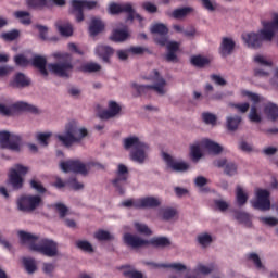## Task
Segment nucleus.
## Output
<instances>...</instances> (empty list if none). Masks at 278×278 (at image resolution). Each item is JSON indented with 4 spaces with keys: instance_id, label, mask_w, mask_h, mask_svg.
<instances>
[{
    "instance_id": "nucleus-34",
    "label": "nucleus",
    "mask_w": 278,
    "mask_h": 278,
    "mask_svg": "<svg viewBox=\"0 0 278 278\" xmlns=\"http://www.w3.org/2000/svg\"><path fill=\"white\" fill-rule=\"evenodd\" d=\"M236 201L239 207L247 205V201H249V194L244 192V189L240 185L236 188Z\"/></svg>"
},
{
    "instance_id": "nucleus-20",
    "label": "nucleus",
    "mask_w": 278,
    "mask_h": 278,
    "mask_svg": "<svg viewBox=\"0 0 278 278\" xmlns=\"http://www.w3.org/2000/svg\"><path fill=\"white\" fill-rule=\"evenodd\" d=\"M96 55L100 58L103 62H106L109 64L110 58L114 55V49L106 45H99L96 48Z\"/></svg>"
},
{
    "instance_id": "nucleus-23",
    "label": "nucleus",
    "mask_w": 278,
    "mask_h": 278,
    "mask_svg": "<svg viewBox=\"0 0 278 278\" xmlns=\"http://www.w3.org/2000/svg\"><path fill=\"white\" fill-rule=\"evenodd\" d=\"M105 29V24L99 17H92L89 24V34L90 36H99L101 31Z\"/></svg>"
},
{
    "instance_id": "nucleus-37",
    "label": "nucleus",
    "mask_w": 278,
    "mask_h": 278,
    "mask_svg": "<svg viewBox=\"0 0 278 278\" xmlns=\"http://www.w3.org/2000/svg\"><path fill=\"white\" fill-rule=\"evenodd\" d=\"M26 5L30 10H45L49 8V0H26Z\"/></svg>"
},
{
    "instance_id": "nucleus-56",
    "label": "nucleus",
    "mask_w": 278,
    "mask_h": 278,
    "mask_svg": "<svg viewBox=\"0 0 278 278\" xmlns=\"http://www.w3.org/2000/svg\"><path fill=\"white\" fill-rule=\"evenodd\" d=\"M51 138V132H39L37 134V140L42 147L49 146V140Z\"/></svg>"
},
{
    "instance_id": "nucleus-58",
    "label": "nucleus",
    "mask_w": 278,
    "mask_h": 278,
    "mask_svg": "<svg viewBox=\"0 0 278 278\" xmlns=\"http://www.w3.org/2000/svg\"><path fill=\"white\" fill-rule=\"evenodd\" d=\"M67 186L73 190H84V184L77 181V178L73 177L67 180Z\"/></svg>"
},
{
    "instance_id": "nucleus-12",
    "label": "nucleus",
    "mask_w": 278,
    "mask_h": 278,
    "mask_svg": "<svg viewBox=\"0 0 278 278\" xmlns=\"http://www.w3.org/2000/svg\"><path fill=\"white\" fill-rule=\"evenodd\" d=\"M254 210L260 212H268L273 205L270 204V191L267 189H257L256 199L252 202Z\"/></svg>"
},
{
    "instance_id": "nucleus-26",
    "label": "nucleus",
    "mask_w": 278,
    "mask_h": 278,
    "mask_svg": "<svg viewBox=\"0 0 278 278\" xmlns=\"http://www.w3.org/2000/svg\"><path fill=\"white\" fill-rule=\"evenodd\" d=\"M146 264L148 266H152V268H173V270H177V273H181L187 269L186 265L181 263L157 264L153 262H148Z\"/></svg>"
},
{
    "instance_id": "nucleus-25",
    "label": "nucleus",
    "mask_w": 278,
    "mask_h": 278,
    "mask_svg": "<svg viewBox=\"0 0 278 278\" xmlns=\"http://www.w3.org/2000/svg\"><path fill=\"white\" fill-rule=\"evenodd\" d=\"M55 27L61 36H73V25L68 21H58Z\"/></svg>"
},
{
    "instance_id": "nucleus-52",
    "label": "nucleus",
    "mask_w": 278,
    "mask_h": 278,
    "mask_svg": "<svg viewBox=\"0 0 278 278\" xmlns=\"http://www.w3.org/2000/svg\"><path fill=\"white\" fill-rule=\"evenodd\" d=\"M229 105L230 108H235V110H237V112H239L240 114H247L249 112V108H251V104H249V102L230 103Z\"/></svg>"
},
{
    "instance_id": "nucleus-17",
    "label": "nucleus",
    "mask_w": 278,
    "mask_h": 278,
    "mask_svg": "<svg viewBox=\"0 0 278 278\" xmlns=\"http://www.w3.org/2000/svg\"><path fill=\"white\" fill-rule=\"evenodd\" d=\"M164 160L174 173H186L190 168V165L184 161H177L169 154L164 153Z\"/></svg>"
},
{
    "instance_id": "nucleus-36",
    "label": "nucleus",
    "mask_w": 278,
    "mask_h": 278,
    "mask_svg": "<svg viewBox=\"0 0 278 278\" xmlns=\"http://www.w3.org/2000/svg\"><path fill=\"white\" fill-rule=\"evenodd\" d=\"M123 276L126 278H144V275L141 271L136 270L131 265H125L122 267Z\"/></svg>"
},
{
    "instance_id": "nucleus-54",
    "label": "nucleus",
    "mask_w": 278,
    "mask_h": 278,
    "mask_svg": "<svg viewBox=\"0 0 278 278\" xmlns=\"http://www.w3.org/2000/svg\"><path fill=\"white\" fill-rule=\"evenodd\" d=\"M81 71L84 73H99V71H101V65L98 63H87L83 65Z\"/></svg>"
},
{
    "instance_id": "nucleus-42",
    "label": "nucleus",
    "mask_w": 278,
    "mask_h": 278,
    "mask_svg": "<svg viewBox=\"0 0 278 278\" xmlns=\"http://www.w3.org/2000/svg\"><path fill=\"white\" fill-rule=\"evenodd\" d=\"M93 238L99 240V242H110V240H114V236L108 230H98L94 232Z\"/></svg>"
},
{
    "instance_id": "nucleus-33",
    "label": "nucleus",
    "mask_w": 278,
    "mask_h": 278,
    "mask_svg": "<svg viewBox=\"0 0 278 278\" xmlns=\"http://www.w3.org/2000/svg\"><path fill=\"white\" fill-rule=\"evenodd\" d=\"M149 244L156 249H166V247H170V239L167 237H155L149 240Z\"/></svg>"
},
{
    "instance_id": "nucleus-22",
    "label": "nucleus",
    "mask_w": 278,
    "mask_h": 278,
    "mask_svg": "<svg viewBox=\"0 0 278 278\" xmlns=\"http://www.w3.org/2000/svg\"><path fill=\"white\" fill-rule=\"evenodd\" d=\"M31 84V80L23 73H17L14 79L10 83L11 88H27Z\"/></svg>"
},
{
    "instance_id": "nucleus-4",
    "label": "nucleus",
    "mask_w": 278,
    "mask_h": 278,
    "mask_svg": "<svg viewBox=\"0 0 278 278\" xmlns=\"http://www.w3.org/2000/svg\"><path fill=\"white\" fill-rule=\"evenodd\" d=\"M88 136V129L79 128L77 122L72 121L65 126V135H56L59 142L67 149L73 147L75 142H81Z\"/></svg>"
},
{
    "instance_id": "nucleus-30",
    "label": "nucleus",
    "mask_w": 278,
    "mask_h": 278,
    "mask_svg": "<svg viewBox=\"0 0 278 278\" xmlns=\"http://www.w3.org/2000/svg\"><path fill=\"white\" fill-rule=\"evenodd\" d=\"M235 218L244 227H253V222H251V215L243 211H235Z\"/></svg>"
},
{
    "instance_id": "nucleus-21",
    "label": "nucleus",
    "mask_w": 278,
    "mask_h": 278,
    "mask_svg": "<svg viewBox=\"0 0 278 278\" xmlns=\"http://www.w3.org/2000/svg\"><path fill=\"white\" fill-rule=\"evenodd\" d=\"M131 10V2L116 3L111 2L109 5V14L113 16L116 14H123V12H129Z\"/></svg>"
},
{
    "instance_id": "nucleus-38",
    "label": "nucleus",
    "mask_w": 278,
    "mask_h": 278,
    "mask_svg": "<svg viewBox=\"0 0 278 278\" xmlns=\"http://www.w3.org/2000/svg\"><path fill=\"white\" fill-rule=\"evenodd\" d=\"M22 262H23V266H24L26 273H28V275H34V273H36V270H38V265L36 264V260H34L31 257H24Z\"/></svg>"
},
{
    "instance_id": "nucleus-28",
    "label": "nucleus",
    "mask_w": 278,
    "mask_h": 278,
    "mask_svg": "<svg viewBox=\"0 0 278 278\" xmlns=\"http://www.w3.org/2000/svg\"><path fill=\"white\" fill-rule=\"evenodd\" d=\"M202 144H203L204 149H206L207 152L212 153L213 155H220L223 153L222 146L216 143L215 141L205 139V140H203Z\"/></svg>"
},
{
    "instance_id": "nucleus-47",
    "label": "nucleus",
    "mask_w": 278,
    "mask_h": 278,
    "mask_svg": "<svg viewBox=\"0 0 278 278\" xmlns=\"http://www.w3.org/2000/svg\"><path fill=\"white\" fill-rule=\"evenodd\" d=\"M30 188L35 190L38 194H45L47 192V188L42 185V182L36 178H33L30 181Z\"/></svg>"
},
{
    "instance_id": "nucleus-3",
    "label": "nucleus",
    "mask_w": 278,
    "mask_h": 278,
    "mask_svg": "<svg viewBox=\"0 0 278 278\" xmlns=\"http://www.w3.org/2000/svg\"><path fill=\"white\" fill-rule=\"evenodd\" d=\"M147 81H153L154 85H138L137 83H132V88L137 91L140 96L148 94L151 90L157 92V94H166V79L160 75L157 70H153L148 76L144 77Z\"/></svg>"
},
{
    "instance_id": "nucleus-53",
    "label": "nucleus",
    "mask_w": 278,
    "mask_h": 278,
    "mask_svg": "<svg viewBox=\"0 0 278 278\" xmlns=\"http://www.w3.org/2000/svg\"><path fill=\"white\" fill-rule=\"evenodd\" d=\"M128 53H131L132 55H144V53H149L151 55V50L149 48L144 47H130L128 49Z\"/></svg>"
},
{
    "instance_id": "nucleus-13",
    "label": "nucleus",
    "mask_w": 278,
    "mask_h": 278,
    "mask_svg": "<svg viewBox=\"0 0 278 278\" xmlns=\"http://www.w3.org/2000/svg\"><path fill=\"white\" fill-rule=\"evenodd\" d=\"M127 179H129V168L125 166V164H118L116 177L112 180V185L119 194H125V185L127 184Z\"/></svg>"
},
{
    "instance_id": "nucleus-11",
    "label": "nucleus",
    "mask_w": 278,
    "mask_h": 278,
    "mask_svg": "<svg viewBox=\"0 0 278 278\" xmlns=\"http://www.w3.org/2000/svg\"><path fill=\"white\" fill-rule=\"evenodd\" d=\"M60 168L63 173H76L86 177L90 173V167L80 160H67L60 163Z\"/></svg>"
},
{
    "instance_id": "nucleus-31",
    "label": "nucleus",
    "mask_w": 278,
    "mask_h": 278,
    "mask_svg": "<svg viewBox=\"0 0 278 278\" xmlns=\"http://www.w3.org/2000/svg\"><path fill=\"white\" fill-rule=\"evenodd\" d=\"M264 113H265V116H267L268 121H273V122L277 121L278 105L273 102H268L264 108Z\"/></svg>"
},
{
    "instance_id": "nucleus-16",
    "label": "nucleus",
    "mask_w": 278,
    "mask_h": 278,
    "mask_svg": "<svg viewBox=\"0 0 278 278\" xmlns=\"http://www.w3.org/2000/svg\"><path fill=\"white\" fill-rule=\"evenodd\" d=\"M213 166L224 168V173L228 175V177H233V175L238 174V165L231 161H227V159L215 160Z\"/></svg>"
},
{
    "instance_id": "nucleus-57",
    "label": "nucleus",
    "mask_w": 278,
    "mask_h": 278,
    "mask_svg": "<svg viewBox=\"0 0 278 278\" xmlns=\"http://www.w3.org/2000/svg\"><path fill=\"white\" fill-rule=\"evenodd\" d=\"M42 273H45V275H48V277H53V273H55V264L43 263L42 264Z\"/></svg>"
},
{
    "instance_id": "nucleus-39",
    "label": "nucleus",
    "mask_w": 278,
    "mask_h": 278,
    "mask_svg": "<svg viewBox=\"0 0 278 278\" xmlns=\"http://www.w3.org/2000/svg\"><path fill=\"white\" fill-rule=\"evenodd\" d=\"M191 12H194V9L192 7H184L180 9H176L172 12L173 18L179 20V18H186L188 14H191Z\"/></svg>"
},
{
    "instance_id": "nucleus-14",
    "label": "nucleus",
    "mask_w": 278,
    "mask_h": 278,
    "mask_svg": "<svg viewBox=\"0 0 278 278\" xmlns=\"http://www.w3.org/2000/svg\"><path fill=\"white\" fill-rule=\"evenodd\" d=\"M151 34H155L154 42L161 47H166L168 42V27L164 24H154L151 27Z\"/></svg>"
},
{
    "instance_id": "nucleus-43",
    "label": "nucleus",
    "mask_w": 278,
    "mask_h": 278,
    "mask_svg": "<svg viewBox=\"0 0 278 278\" xmlns=\"http://www.w3.org/2000/svg\"><path fill=\"white\" fill-rule=\"evenodd\" d=\"M177 216V208L166 207L161 210L162 220H173Z\"/></svg>"
},
{
    "instance_id": "nucleus-8",
    "label": "nucleus",
    "mask_w": 278,
    "mask_h": 278,
    "mask_svg": "<svg viewBox=\"0 0 278 278\" xmlns=\"http://www.w3.org/2000/svg\"><path fill=\"white\" fill-rule=\"evenodd\" d=\"M71 3L76 23H84L86 18L84 10H99L101 8L97 0H72Z\"/></svg>"
},
{
    "instance_id": "nucleus-51",
    "label": "nucleus",
    "mask_w": 278,
    "mask_h": 278,
    "mask_svg": "<svg viewBox=\"0 0 278 278\" xmlns=\"http://www.w3.org/2000/svg\"><path fill=\"white\" fill-rule=\"evenodd\" d=\"M195 270L197 273H201V275H210L211 273H214V270H216V265L211 264L208 266H205L203 264H199Z\"/></svg>"
},
{
    "instance_id": "nucleus-7",
    "label": "nucleus",
    "mask_w": 278,
    "mask_h": 278,
    "mask_svg": "<svg viewBox=\"0 0 278 278\" xmlns=\"http://www.w3.org/2000/svg\"><path fill=\"white\" fill-rule=\"evenodd\" d=\"M17 210L26 214H31L45 205L42 197L39 194H23L16 200Z\"/></svg>"
},
{
    "instance_id": "nucleus-48",
    "label": "nucleus",
    "mask_w": 278,
    "mask_h": 278,
    "mask_svg": "<svg viewBox=\"0 0 278 278\" xmlns=\"http://www.w3.org/2000/svg\"><path fill=\"white\" fill-rule=\"evenodd\" d=\"M21 36V31H18L17 29H13L11 31L8 33H3L1 35V38H3V40H7V42H14V40H17Z\"/></svg>"
},
{
    "instance_id": "nucleus-44",
    "label": "nucleus",
    "mask_w": 278,
    "mask_h": 278,
    "mask_svg": "<svg viewBox=\"0 0 278 278\" xmlns=\"http://www.w3.org/2000/svg\"><path fill=\"white\" fill-rule=\"evenodd\" d=\"M247 258L254 264L257 270H264V264L262 263V258H260V255H257V253L252 252L247 255Z\"/></svg>"
},
{
    "instance_id": "nucleus-59",
    "label": "nucleus",
    "mask_w": 278,
    "mask_h": 278,
    "mask_svg": "<svg viewBox=\"0 0 278 278\" xmlns=\"http://www.w3.org/2000/svg\"><path fill=\"white\" fill-rule=\"evenodd\" d=\"M261 223L267 225V227H277L278 218L277 217H260Z\"/></svg>"
},
{
    "instance_id": "nucleus-40",
    "label": "nucleus",
    "mask_w": 278,
    "mask_h": 278,
    "mask_svg": "<svg viewBox=\"0 0 278 278\" xmlns=\"http://www.w3.org/2000/svg\"><path fill=\"white\" fill-rule=\"evenodd\" d=\"M14 16L22 25H31V13L28 11H16L14 12Z\"/></svg>"
},
{
    "instance_id": "nucleus-18",
    "label": "nucleus",
    "mask_w": 278,
    "mask_h": 278,
    "mask_svg": "<svg viewBox=\"0 0 278 278\" xmlns=\"http://www.w3.org/2000/svg\"><path fill=\"white\" fill-rule=\"evenodd\" d=\"M121 105L116 101H110L109 102V110L101 111L99 113V117L102 121H110V118H114L115 116H118L121 114Z\"/></svg>"
},
{
    "instance_id": "nucleus-63",
    "label": "nucleus",
    "mask_w": 278,
    "mask_h": 278,
    "mask_svg": "<svg viewBox=\"0 0 278 278\" xmlns=\"http://www.w3.org/2000/svg\"><path fill=\"white\" fill-rule=\"evenodd\" d=\"M141 7L143 8V10H146V12H148L149 14H155V12H157V5L153 4V2H143L141 4Z\"/></svg>"
},
{
    "instance_id": "nucleus-35",
    "label": "nucleus",
    "mask_w": 278,
    "mask_h": 278,
    "mask_svg": "<svg viewBox=\"0 0 278 278\" xmlns=\"http://www.w3.org/2000/svg\"><path fill=\"white\" fill-rule=\"evenodd\" d=\"M128 38L129 31H127V28L115 29L111 36V40H113V42H125Z\"/></svg>"
},
{
    "instance_id": "nucleus-45",
    "label": "nucleus",
    "mask_w": 278,
    "mask_h": 278,
    "mask_svg": "<svg viewBox=\"0 0 278 278\" xmlns=\"http://www.w3.org/2000/svg\"><path fill=\"white\" fill-rule=\"evenodd\" d=\"M190 155L192 162H197L203 157V152H201V146L199 143L190 146Z\"/></svg>"
},
{
    "instance_id": "nucleus-15",
    "label": "nucleus",
    "mask_w": 278,
    "mask_h": 278,
    "mask_svg": "<svg viewBox=\"0 0 278 278\" xmlns=\"http://www.w3.org/2000/svg\"><path fill=\"white\" fill-rule=\"evenodd\" d=\"M123 242L126 247H130V249H142L143 247H149V240L142 239V237L130 232L124 233Z\"/></svg>"
},
{
    "instance_id": "nucleus-24",
    "label": "nucleus",
    "mask_w": 278,
    "mask_h": 278,
    "mask_svg": "<svg viewBox=\"0 0 278 278\" xmlns=\"http://www.w3.org/2000/svg\"><path fill=\"white\" fill-rule=\"evenodd\" d=\"M33 66L38 68L39 73L43 77H49V72L47 71V59L45 56L36 55L33 58Z\"/></svg>"
},
{
    "instance_id": "nucleus-6",
    "label": "nucleus",
    "mask_w": 278,
    "mask_h": 278,
    "mask_svg": "<svg viewBox=\"0 0 278 278\" xmlns=\"http://www.w3.org/2000/svg\"><path fill=\"white\" fill-rule=\"evenodd\" d=\"M54 58L62 60L58 63H50L48 64V68L50 73L56 75L58 77H63L68 79L71 77V73H73V63L71 62L70 54H62V53H54Z\"/></svg>"
},
{
    "instance_id": "nucleus-9",
    "label": "nucleus",
    "mask_w": 278,
    "mask_h": 278,
    "mask_svg": "<svg viewBox=\"0 0 278 278\" xmlns=\"http://www.w3.org/2000/svg\"><path fill=\"white\" fill-rule=\"evenodd\" d=\"M29 173V167L24 166L23 164H15L13 168L9 172V185L13 190H22L25 185V175Z\"/></svg>"
},
{
    "instance_id": "nucleus-62",
    "label": "nucleus",
    "mask_w": 278,
    "mask_h": 278,
    "mask_svg": "<svg viewBox=\"0 0 278 278\" xmlns=\"http://www.w3.org/2000/svg\"><path fill=\"white\" fill-rule=\"evenodd\" d=\"M124 207H135V210H140V199L134 200L129 199L122 203Z\"/></svg>"
},
{
    "instance_id": "nucleus-64",
    "label": "nucleus",
    "mask_w": 278,
    "mask_h": 278,
    "mask_svg": "<svg viewBox=\"0 0 278 278\" xmlns=\"http://www.w3.org/2000/svg\"><path fill=\"white\" fill-rule=\"evenodd\" d=\"M214 205L219 212H227L229 210V203L224 200H215Z\"/></svg>"
},
{
    "instance_id": "nucleus-10",
    "label": "nucleus",
    "mask_w": 278,
    "mask_h": 278,
    "mask_svg": "<svg viewBox=\"0 0 278 278\" xmlns=\"http://www.w3.org/2000/svg\"><path fill=\"white\" fill-rule=\"evenodd\" d=\"M13 112H29V114H40L38 106L27 102H15L11 105V108L0 103V114L2 116H12Z\"/></svg>"
},
{
    "instance_id": "nucleus-32",
    "label": "nucleus",
    "mask_w": 278,
    "mask_h": 278,
    "mask_svg": "<svg viewBox=\"0 0 278 278\" xmlns=\"http://www.w3.org/2000/svg\"><path fill=\"white\" fill-rule=\"evenodd\" d=\"M242 123V117L240 115L228 116L226 118V127L228 131H238V127Z\"/></svg>"
},
{
    "instance_id": "nucleus-41",
    "label": "nucleus",
    "mask_w": 278,
    "mask_h": 278,
    "mask_svg": "<svg viewBox=\"0 0 278 278\" xmlns=\"http://www.w3.org/2000/svg\"><path fill=\"white\" fill-rule=\"evenodd\" d=\"M191 64L197 68H204V66L210 65V60L202 55H195L191 58Z\"/></svg>"
},
{
    "instance_id": "nucleus-19",
    "label": "nucleus",
    "mask_w": 278,
    "mask_h": 278,
    "mask_svg": "<svg viewBox=\"0 0 278 278\" xmlns=\"http://www.w3.org/2000/svg\"><path fill=\"white\" fill-rule=\"evenodd\" d=\"M236 51V41L232 38L224 37L219 46V53L222 58H228Z\"/></svg>"
},
{
    "instance_id": "nucleus-1",
    "label": "nucleus",
    "mask_w": 278,
    "mask_h": 278,
    "mask_svg": "<svg viewBox=\"0 0 278 278\" xmlns=\"http://www.w3.org/2000/svg\"><path fill=\"white\" fill-rule=\"evenodd\" d=\"M263 29L258 33H245L242 35V40L250 49H260L266 42H273L275 31L278 29V13H274L271 22H262Z\"/></svg>"
},
{
    "instance_id": "nucleus-60",
    "label": "nucleus",
    "mask_w": 278,
    "mask_h": 278,
    "mask_svg": "<svg viewBox=\"0 0 278 278\" xmlns=\"http://www.w3.org/2000/svg\"><path fill=\"white\" fill-rule=\"evenodd\" d=\"M202 121L206 125H216V115L212 113H202Z\"/></svg>"
},
{
    "instance_id": "nucleus-29",
    "label": "nucleus",
    "mask_w": 278,
    "mask_h": 278,
    "mask_svg": "<svg viewBox=\"0 0 278 278\" xmlns=\"http://www.w3.org/2000/svg\"><path fill=\"white\" fill-rule=\"evenodd\" d=\"M160 200L154 197L139 199V210H147V207H160Z\"/></svg>"
},
{
    "instance_id": "nucleus-5",
    "label": "nucleus",
    "mask_w": 278,
    "mask_h": 278,
    "mask_svg": "<svg viewBox=\"0 0 278 278\" xmlns=\"http://www.w3.org/2000/svg\"><path fill=\"white\" fill-rule=\"evenodd\" d=\"M124 149L130 152V160L137 162L138 164H144L147 160V151H149V144L142 142L140 138L132 136L124 139Z\"/></svg>"
},
{
    "instance_id": "nucleus-50",
    "label": "nucleus",
    "mask_w": 278,
    "mask_h": 278,
    "mask_svg": "<svg viewBox=\"0 0 278 278\" xmlns=\"http://www.w3.org/2000/svg\"><path fill=\"white\" fill-rule=\"evenodd\" d=\"M54 207L59 214V218H61L62 220H64V218L68 216V206L66 204L56 203L54 204Z\"/></svg>"
},
{
    "instance_id": "nucleus-55",
    "label": "nucleus",
    "mask_w": 278,
    "mask_h": 278,
    "mask_svg": "<svg viewBox=\"0 0 278 278\" xmlns=\"http://www.w3.org/2000/svg\"><path fill=\"white\" fill-rule=\"evenodd\" d=\"M135 229L138 233H142L143 236H151V233H153L146 224L135 223Z\"/></svg>"
},
{
    "instance_id": "nucleus-2",
    "label": "nucleus",
    "mask_w": 278,
    "mask_h": 278,
    "mask_svg": "<svg viewBox=\"0 0 278 278\" xmlns=\"http://www.w3.org/2000/svg\"><path fill=\"white\" fill-rule=\"evenodd\" d=\"M18 236L22 244H27L29 251H35L36 253H40L46 257H56L58 243L55 241L49 239H41L39 243H37L39 240L38 236L23 230L18 232Z\"/></svg>"
},
{
    "instance_id": "nucleus-46",
    "label": "nucleus",
    "mask_w": 278,
    "mask_h": 278,
    "mask_svg": "<svg viewBox=\"0 0 278 278\" xmlns=\"http://www.w3.org/2000/svg\"><path fill=\"white\" fill-rule=\"evenodd\" d=\"M76 247L80 251L85 253H94V248H92V243L87 240H78L76 241Z\"/></svg>"
},
{
    "instance_id": "nucleus-49",
    "label": "nucleus",
    "mask_w": 278,
    "mask_h": 278,
    "mask_svg": "<svg viewBox=\"0 0 278 278\" xmlns=\"http://www.w3.org/2000/svg\"><path fill=\"white\" fill-rule=\"evenodd\" d=\"M248 118L251 123H262V115L257 113V106L255 104L251 106Z\"/></svg>"
},
{
    "instance_id": "nucleus-61",
    "label": "nucleus",
    "mask_w": 278,
    "mask_h": 278,
    "mask_svg": "<svg viewBox=\"0 0 278 278\" xmlns=\"http://www.w3.org/2000/svg\"><path fill=\"white\" fill-rule=\"evenodd\" d=\"M198 242L201 244V247H207L208 244H212V236L207 233L200 235L198 237Z\"/></svg>"
},
{
    "instance_id": "nucleus-27",
    "label": "nucleus",
    "mask_w": 278,
    "mask_h": 278,
    "mask_svg": "<svg viewBox=\"0 0 278 278\" xmlns=\"http://www.w3.org/2000/svg\"><path fill=\"white\" fill-rule=\"evenodd\" d=\"M22 142H23V139L21 138V136L11 135V137H9V140L4 149H9L10 151H15L16 153H18V151H21Z\"/></svg>"
}]
</instances>
